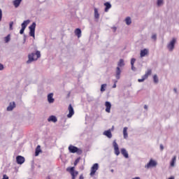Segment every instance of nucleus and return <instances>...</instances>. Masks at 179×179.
<instances>
[{
	"label": "nucleus",
	"mask_w": 179,
	"mask_h": 179,
	"mask_svg": "<svg viewBox=\"0 0 179 179\" xmlns=\"http://www.w3.org/2000/svg\"><path fill=\"white\" fill-rule=\"evenodd\" d=\"M160 149H161V150H163V149H164V147L162 144L160 145Z\"/></svg>",
	"instance_id": "a19ab883"
},
{
	"label": "nucleus",
	"mask_w": 179,
	"mask_h": 179,
	"mask_svg": "<svg viewBox=\"0 0 179 179\" xmlns=\"http://www.w3.org/2000/svg\"><path fill=\"white\" fill-rule=\"evenodd\" d=\"M74 33L76 36H78V38H80V37H82V31L80 30V29L79 28L76 29Z\"/></svg>",
	"instance_id": "2eb2a0df"
},
{
	"label": "nucleus",
	"mask_w": 179,
	"mask_h": 179,
	"mask_svg": "<svg viewBox=\"0 0 179 179\" xmlns=\"http://www.w3.org/2000/svg\"><path fill=\"white\" fill-rule=\"evenodd\" d=\"M94 17L95 19L100 18V14H99V10H97V8H94Z\"/></svg>",
	"instance_id": "a878e982"
},
{
	"label": "nucleus",
	"mask_w": 179,
	"mask_h": 179,
	"mask_svg": "<svg viewBox=\"0 0 179 179\" xmlns=\"http://www.w3.org/2000/svg\"><path fill=\"white\" fill-rule=\"evenodd\" d=\"M131 69L132 71H135V68L134 67V65L133 66L131 65Z\"/></svg>",
	"instance_id": "37998d69"
},
{
	"label": "nucleus",
	"mask_w": 179,
	"mask_h": 179,
	"mask_svg": "<svg viewBox=\"0 0 179 179\" xmlns=\"http://www.w3.org/2000/svg\"><path fill=\"white\" fill-rule=\"evenodd\" d=\"M30 31H29V36L31 37H34L35 31H36V22H33L31 26L29 27Z\"/></svg>",
	"instance_id": "39448f33"
},
{
	"label": "nucleus",
	"mask_w": 179,
	"mask_h": 179,
	"mask_svg": "<svg viewBox=\"0 0 179 179\" xmlns=\"http://www.w3.org/2000/svg\"><path fill=\"white\" fill-rule=\"evenodd\" d=\"M144 108H145V110H148V106L145 105V106H144Z\"/></svg>",
	"instance_id": "a18cd8bd"
},
{
	"label": "nucleus",
	"mask_w": 179,
	"mask_h": 179,
	"mask_svg": "<svg viewBox=\"0 0 179 179\" xmlns=\"http://www.w3.org/2000/svg\"><path fill=\"white\" fill-rule=\"evenodd\" d=\"M66 171L70 173L71 176V179H76V177H78V174H79V172H78V171H75L74 166L68 167L66 169Z\"/></svg>",
	"instance_id": "f03ea898"
},
{
	"label": "nucleus",
	"mask_w": 179,
	"mask_h": 179,
	"mask_svg": "<svg viewBox=\"0 0 179 179\" xmlns=\"http://www.w3.org/2000/svg\"><path fill=\"white\" fill-rule=\"evenodd\" d=\"M125 64L124 63V59H120L118 64H117V67L121 68V66H124Z\"/></svg>",
	"instance_id": "bb28decb"
},
{
	"label": "nucleus",
	"mask_w": 179,
	"mask_h": 179,
	"mask_svg": "<svg viewBox=\"0 0 179 179\" xmlns=\"http://www.w3.org/2000/svg\"><path fill=\"white\" fill-rule=\"evenodd\" d=\"M153 79L155 83H159V78H157V75H154Z\"/></svg>",
	"instance_id": "2f4dec72"
},
{
	"label": "nucleus",
	"mask_w": 179,
	"mask_h": 179,
	"mask_svg": "<svg viewBox=\"0 0 179 179\" xmlns=\"http://www.w3.org/2000/svg\"><path fill=\"white\" fill-rule=\"evenodd\" d=\"M10 30H13V22H10Z\"/></svg>",
	"instance_id": "f704fd0d"
},
{
	"label": "nucleus",
	"mask_w": 179,
	"mask_h": 179,
	"mask_svg": "<svg viewBox=\"0 0 179 179\" xmlns=\"http://www.w3.org/2000/svg\"><path fill=\"white\" fill-rule=\"evenodd\" d=\"M174 91H175V92H177V90L174 89Z\"/></svg>",
	"instance_id": "de8ad7c7"
},
{
	"label": "nucleus",
	"mask_w": 179,
	"mask_h": 179,
	"mask_svg": "<svg viewBox=\"0 0 179 179\" xmlns=\"http://www.w3.org/2000/svg\"><path fill=\"white\" fill-rule=\"evenodd\" d=\"M157 6H162L163 5V0H157Z\"/></svg>",
	"instance_id": "72a5a7b5"
},
{
	"label": "nucleus",
	"mask_w": 179,
	"mask_h": 179,
	"mask_svg": "<svg viewBox=\"0 0 179 179\" xmlns=\"http://www.w3.org/2000/svg\"><path fill=\"white\" fill-rule=\"evenodd\" d=\"M41 57V54L40 53V51L37 50L36 53H31L28 55L29 59L27 62V64H31V62H33L34 61H37L38 58H40Z\"/></svg>",
	"instance_id": "f257e3e1"
},
{
	"label": "nucleus",
	"mask_w": 179,
	"mask_h": 179,
	"mask_svg": "<svg viewBox=\"0 0 179 179\" xmlns=\"http://www.w3.org/2000/svg\"><path fill=\"white\" fill-rule=\"evenodd\" d=\"M114 150H115V154L116 156L120 155V148H118V144L117 143V141L115 140L113 143Z\"/></svg>",
	"instance_id": "9d476101"
},
{
	"label": "nucleus",
	"mask_w": 179,
	"mask_h": 179,
	"mask_svg": "<svg viewBox=\"0 0 179 179\" xmlns=\"http://www.w3.org/2000/svg\"><path fill=\"white\" fill-rule=\"evenodd\" d=\"M3 69V65L2 64H0V71H2Z\"/></svg>",
	"instance_id": "ea45409f"
},
{
	"label": "nucleus",
	"mask_w": 179,
	"mask_h": 179,
	"mask_svg": "<svg viewBox=\"0 0 179 179\" xmlns=\"http://www.w3.org/2000/svg\"><path fill=\"white\" fill-rule=\"evenodd\" d=\"M79 162H80V157L77 158L75 162H74V166H78V163H79Z\"/></svg>",
	"instance_id": "473e14b6"
},
{
	"label": "nucleus",
	"mask_w": 179,
	"mask_h": 179,
	"mask_svg": "<svg viewBox=\"0 0 179 179\" xmlns=\"http://www.w3.org/2000/svg\"><path fill=\"white\" fill-rule=\"evenodd\" d=\"M113 88L117 87V84L115 83V84L113 85Z\"/></svg>",
	"instance_id": "c03bdc74"
},
{
	"label": "nucleus",
	"mask_w": 179,
	"mask_h": 179,
	"mask_svg": "<svg viewBox=\"0 0 179 179\" xmlns=\"http://www.w3.org/2000/svg\"><path fill=\"white\" fill-rule=\"evenodd\" d=\"M105 106L106 107V113H110V110H111V103L108 101H106L105 103Z\"/></svg>",
	"instance_id": "4468645a"
},
{
	"label": "nucleus",
	"mask_w": 179,
	"mask_h": 179,
	"mask_svg": "<svg viewBox=\"0 0 179 179\" xmlns=\"http://www.w3.org/2000/svg\"><path fill=\"white\" fill-rule=\"evenodd\" d=\"M41 152V147L40 145H38L36 148L35 156H38Z\"/></svg>",
	"instance_id": "b1692460"
},
{
	"label": "nucleus",
	"mask_w": 179,
	"mask_h": 179,
	"mask_svg": "<svg viewBox=\"0 0 179 179\" xmlns=\"http://www.w3.org/2000/svg\"><path fill=\"white\" fill-rule=\"evenodd\" d=\"M29 23H30V21L29 20L24 21L23 23L21 24L22 29H26V27H27V24H29Z\"/></svg>",
	"instance_id": "5701e85b"
},
{
	"label": "nucleus",
	"mask_w": 179,
	"mask_h": 179,
	"mask_svg": "<svg viewBox=\"0 0 179 179\" xmlns=\"http://www.w3.org/2000/svg\"><path fill=\"white\" fill-rule=\"evenodd\" d=\"M15 107H16L15 102L10 103V105L7 107V111H12Z\"/></svg>",
	"instance_id": "dca6fc26"
},
{
	"label": "nucleus",
	"mask_w": 179,
	"mask_h": 179,
	"mask_svg": "<svg viewBox=\"0 0 179 179\" xmlns=\"http://www.w3.org/2000/svg\"><path fill=\"white\" fill-rule=\"evenodd\" d=\"M2 20V10L0 8V22Z\"/></svg>",
	"instance_id": "58836bf2"
},
{
	"label": "nucleus",
	"mask_w": 179,
	"mask_h": 179,
	"mask_svg": "<svg viewBox=\"0 0 179 179\" xmlns=\"http://www.w3.org/2000/svg\"><path fill=\"white\" fill-rule=\"evenodd\" d=\"M79 179H85V178L83 177V175H80Z\"/></svg>",
	"instance_id": "79ce46f5"
},
{
	"label": "nucleus",
	"mask_w": 179,
	"mask_h": 179,
	"mask_svg": "<svg viewBox=\"0 0 179 179\" xmlns=\"http://www.w3.org/2000/svg\"><path fill=\"white\" fill-rule=\"evenodd\" d=\"M123 136H124V139H127V138H128V127H124Z\"/></svg>",
	"instance_id": "412c9836"
},
{
	"label": "nucleus",
	"mask_w": 179,
	"mask_h": 179,
	"mask_svg": "<svg viewBox=\"0 0 179 179\" xmlns=\"http://www.w3.org/2000/svg\"><path fill=\"white\" fill-rule=\"evenodd\" d=\"M103 135H105V136H107V138H113V134H111V130H110V129L105 131L103 132Z\"/></svg>",
	"instance_id": "f3484780"
},
{
	"label": "nucleus",
	"mask_w": 179,
	"mask_h": 179,
	"mask_svg": "<svg viewBox=\"0 0 179 179\" xmlns=\"http://www.w3.org/2000/svg\"><path fill=\"white\" fill-rule=\"evenodd\" d=\"M150 75H152V70L150 69H148L145 72V74L142 76V78H140L138 80V82L139 83L145 82V80H146V79H148V78H149Z\"/></svg>",
	"instance_id": "20e7f679"
},
{
	"label": "nucleus",
	"mask_w": 179,
	"mask_h": 179,
	"mask_svg": "<svg viewBox=\"0 0 179 179\" xmlns=\"http://www.w3.org/2000/svg\"><path fill=\"white\" fill-rule=\"evenodd\" d=\"M48 122H57V117L54 115H51L48 119Z\"/></svg>",
	"instance_id": "aec40b11"
},
{
	"label": "nucleus",
	"mask_w": 179,
	"mask_h": 179,
	"mask_svg": "<svg viewBox=\"0 0 179 179\" xmlns=\"http://www.w3.org/2000/svg\"><path fill=\"white\" fill-rule=\"evenodd\" d=\"M53 97H54V94H52V93H50L48 95V103H54L55 99Z\"/></svg>",
	"instance_id": "ddd939ff"
},
{
	"label": "nucleus",
	"mask_w": 179,
	"mask_h": 179,
	"mask_svg": "<svg viewBox=\"0 0 179 179\" xmlns=\"http://www.w3.org/2000/svg\"><path fill=\"white\" fill-rule=\"evenodd\" d=\"M132 179H141V178H139V177H135V178H133Z\"/></svg>",
	"instance_id": "49530a36"
},
{
	"label": "nucleus",
	"mask_w": 179,
	"mask_h": 179,
	"mask_svg": "<svg viewBox=\"0 0 179 179\" xmlns=\"http://www.w3.org/2000/svg\"><path fill=\"white\" fill-rule=\"evenodd\" d=\"M177 160V157L174 156L171 162V167H174V164H176V161Z\"/></svg>",
	"instance_id": "cd10ccee"
},
{
	"label": "nucleus",
	"mask_w": 179,
	"mask_h": 179,
	"mask_svg": "<svg viewBox=\"0 0 179 179\" xmlns=\"http://www.w3.org/2000/svg\"><path fill=\"white\" fill-rule=\"evenodd\" d=\"M152 40L156 41V38H157V35H156V34H153V35L152 36Z\"/></svg>",
	"instance_id": "4c0bfd02"
},
{
	"label": "nucleus",
	"mask_w": 179,
	"mask_h": 179,
	"mask_svg": "<svg viewBox=\"0 0 179 179\" xmlns=\"http://www.w3.org/2000/svg\"><path fill=\"white\" fill-rule=\"evenodd\" d=\"M121 75V69L120 67L116 68V79H120V76Z\"/></svg>",
	"instance_id": "393cba45"
},
{
	"label": "nucleus",
	"mask_w": 179,
	"mask_h": 179,
	"mask_svg": "<svg viewBox=\"0 0 179 179\" xmlns=\"http://www.w3.org/2000/svg\"><path fill=\"white\" fill-rule=\"evenodd\" d=\"M176 38H173L172 41L168 44L167 47L169 51H173V50H174V44H176Z\"/></svg>",
	"instance_id": "1a4fd4ad"
},
{
	"label": "nucleus",
	"mask_w": 179,
	"mask_h": 179,
	"mask_svg": "<svg viewBox=\"0 0 179 179\" xmlns=\"http://www.w3.org/2000/svg\"><path fill=\"white\" fill-rule=\"evenodd\" d=\"M148 54H149V50L143 49L141 50L140 56L141 58H143V57H145V55H148Z\"/></svg>",
	"instance_id": "f8f14e48"
},
{
	"label": "nucleus",
	"mask_w": 179,
	"mask_h": 179,
	"mask_svg": "<svg viewBox=\"0 0 179 179\" xmlns=\"http://www.w3.org/2000/svg\"><path fill=\"white\" fill-rule=\"evenodd\" d=\"M24 30H26L24 28H22L20 31V34H23L24 33Z\"/></svg>",
	"instance_id": "e433bc0d"
},
{
	"label": "nucleus",
	"mask_w": 179,
	"mask_h": 179,
	"mask_svg": "<svg viewBox=\"0 0 179 179\" xmlns=\"http://www.w3.org/2000/svg\"><path fill=\"white\" fill-rule=\"evenodd\" d=\"M69 114L67 115L68 118H72L73 116V114H75V110H73V106H72V104H69L68 107Z\"/></svg>",
	"instance_id": "423d86ee"
},
{
	"label": "nucleus",
	"mask_w": 179,
	"mask_h": 179,
	"mask_svg": "<svg viewBox=\"0 0 179 179\" xmlns=\"http://www.w3.org/2000/svg\"><path fill=\"white\" fill-rule=\"evenodd\" d=\"M5 43H9L10 41V35H8L4 38Z\"/></svg>",
	"instance_id": "7c9ffc66"
},
{
	"label": "nucleus",
	"mask_w": 179,
	"mask_h": 179,
	"mask_svg": "<svg viewBox=\"0 0 179 179\" xmlns=\"http://www.w3.org/2000/svg\"><path fill=\"white\" fill-rule=\"evenodd\" d=\"M125 22L128 26H129V24H131V23H132V21L131 20V17H126Z\"/></svg>",
	"instance_id": "c85d7f7f"
},
{
	"label": "nucleus",
	"mask_w": 179,
	"mask_h": 179,
	"mask_svg": "<svg viewBox=\"0 0 179 179\" xmlns=\"http://www.w3.org/2000/svg\"><path fill=\"white\" fill-rule=\"evenodd\" d=\"M69 150L70 153H78V155H82V150L75 147L72 145L69 146Z\"/></svg>",
	"instance_id": "7ed1b4c3"
},
{
	"label": "nucleus",
	"mask_w": 179,
	"mask_h": 179,
	"mask_svg": "<svg viewBox=\"0 0 179 179\" xmlns=\"http://www.w3.org/2000/svg\"><path fill=\"white\" fill-rule=\"evenodd\" d=\"M135 61H136V59L135 58H132L131 59V65H134V64H135Z\"/></svg>",
	"instance_id": "c9c22d12"
},
{
	"label": "nucleus",
	"mask_w": 179,
	"mask_h": 179,
	"mask_svg": "<svg viewBox=\"0 0 179 179\" xmlns=\"http://www.w3.org/2000/svg\"><path fill=\"white\" fill-rule=\"evenodd\" d=\"M105 12H108V9H111V4L109 2H106L104 3Z\"/></svg>",
	"instance_id": "4be33fe9"
},
{
	"label": "nucleus",
	"mask_w": 179,
	"mask_h": 179,
	"mask_svg": "<svg viewBox=\"0 0 179 179\" xmlns=\"http://www.w3.org/2000/svg\"><path fill=\"white\" fill-rule=\"evenodd\" d=\"M157 162L153 159H150L149 163L145 165V169H150V167H156Z\"/></svg>",
	"instance_id": "0eeeda50"
},
{
	"label": "nucleus",
	"mask_w": 179,
	"mask_h": 179,
	"mask_svg": "<svg viewBox=\"0 0 179 179\" xmlns=\"http://www.w3.org/2000/svg\"><path fill=\"white\" fill-rule=\"evenodd\" d=\"M97 170H99V164H94L91 168L90 176H94Z\"/></svg>",
	"instance_id": "6e6552de"
},
{
	"label": "nucleus",
	"mask_w": 179,
	"mask_h": 179,
	"mask_svg": "<svg viewBox=\"0 0 179 179\" xmlns=\"http://www.w3.org/2000/svg\"><path fill=\"white\" fill-rule=\"evenodd\" d=\"M121 153L126 159H128V157H129L128 152H127V150H125L124 148L121 149Z\"/></svg>",
	"instance_id": "6ab92c4d"
},
{
	"label": "nucleus",
	"mask_w": 179,
	"mask_h": 179,
	"mask_svg": "<svg viewBox=\"0 0 179 179\" xmlns=\"http://www.w3.org/2000/svg\"><path fill=\"white\" fill-rule=\"evenodd\" d=\"M106 87H107V84H102L101 86V92H106Z\"/></svg>",
	"instance_id": "c756f323"
},
{
	"label": "nucleus",
	"mask_w": 179,
	"mask_h": 179,
	"mask_svg": "<svg viewBox=\"0 0 179 179\" xmlns=\"http://www.w3.org/2000/svg\"><path fill=\"white\" fill-rule=\"evenodd\" d=\"M13 3L15 8H19V6H20V3H22V0H14L13 1Z\"/></svg>",
	"instance_id": "a211bd4d"
},
{
	"label": "nucleus",
	"mask_w": 179,
	"mask_h": 179,
	"mask_svg": "<svg viewBox=\"0 0 179 179\" xmlns=\"http://www.w3.org/2000/svg\"><path fill=\"white\" fill-rule=\"evenodd\" d=\"M24 157H22L20 155L17 156L16 157V162L17 163V164H23V163H24Z\"/></svg>",
	"instance_id": "9b49d317"
}]
</instances>
